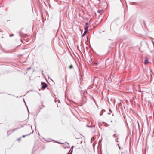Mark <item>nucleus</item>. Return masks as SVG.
I'll use <instances>...</instances> for the list:
<instances>
[{"label":"nucleus","mask_w":154,"mask_h":154,"mask_svg":"<svg viewBox=\"0 0 154 154\" xmlns=\"http://www.w3.org/2000/svg\"><path fill=\"white\" fill-rule=\"evenodd\" d=\"M94 126H95V125H94L93 126H89L88 125H86V126L87 127H89V128H90V127H94Z\"/></svg>","instance_id":"obj_14"},{"label":"nucleus","mask_w":154,"mask_h":154,"mask_svg":"<svg viewBox=\"0 0 154 154\" xmlns=\"http://www.w3.org/2000/svg\"><path fill=\"white\" fill-rule=\"evenodd\" d=\"M74 147V146H72L69 150V151L67 153V154H72V152H73V148Z\"/></svg>","instance_id":"obj_3"},{"label":"nucleus","mask_w":154,"mask_h":154,"mask_svg":"<svg viewBox=\"0 0 154 154\" xmlns=\"http://www.w3.org/2000/svg\"><path fill=\"white\" fill-rule=\"evenodd\" d=\"M43 71H42V74H43Z\"/></svg>","instance_id":"obj_39"},{"label":"nucleus","mask_w":154,"mask_h":154,"mask_svg":"<svg viewBox=\"0 0 154 154\" xmlns=\"http://www.w3.org/2000/svg\"><path fill=\"white\" fill-rule=\"evenodd\" d=\"M23 101L24 102V103L25 104L26 103L24 99H23Z\"/></svg>","instance_id":"obj_24"},{"label":"nucleus","mask_w":154,"mask_h":154,"mask_svg":"<svg viewBox=\"0 0 154 154\" xmlns=\"http://www.w3.org/2000/svg\"><path fill=\"white\" fill-rule=\"evenodd\" d=\"M73 67V66L72 65H71L69 66V69H72Z\"/></svg>","instance_id":"obj_13"},{"label":"nucleus","mask_w":154,"mask_h":154,"mask_svg":"<svg viewBox=\"0 0 154 154\" xmlns=\"http://www.w3.org/2000/svg\"><path fill=\"white\" fill-rule=\"evenodd\" d=\"M16 98H18V96H17V97H16Z\"/></svg>","instance_id":"obj_41"},{"label":"nucleus","mask_w":154,"mask_h":154,"mask_svg":"<svg viewBox=\"0 0 154 154\" xmlns=\"http://www.w3.org/2000/svg\"><path fill=\"white\" fill-rule=\"evenodd\" d=\"M140 48H139V50H140V51H141V52H143V51H141L140 50Z\"/></svg>","instance_id":"obj_29"},{"label":"nucleus","mask_w":154,"mask_h":154,"mask_svg":"<svg viewBox=\"0 0 154 154\" xmlns=\"http://www.w3.org/2000/svg\"><path fill=\"white\" fill-rule=\"evenodd\" d=\"M112 122V121H111V122Z\"/></svg>","instance_id":"obj_47"},{"label":"nucleus","mask_w":154,"mask_h":154,"mask_svg":"<svg viewBox=\"0 0 154 154\" xmlns=\"http://www.w3.org/2000/svg\"><path fill=\"white\" fill-rule=\"evenodd\" d=\"M100 15V14H99V17Z\"/></svg>","instance_id":"obj_46"},{"label":"nucleus","mask_w":154,"mask_h":154,"mask_svg":"<svg viewBox=\"0 0 154 154\" xmlns=\"http://www.w3.org/2000/svg\"><path fill=\"white\" fill-rule=\"evenodd\" d=\"M42 109V108H40V109Z\"/></svg>","instance_id":"obj_45"},{"label":"nucleus","mask_w":154,"mask_h":154,"mask_svg":"<svg viewBox=\"0 0 154 154\" xmlns=\"http://www.w3.org/2000/svg\"><path fill=\"white\" fill-rule=\"evenodd\" d=\"M14 36V34H12L10 35H9V36L10 37H12V36Z\"/></svg>","instance_id":"obj_19"},{"label":"nucleus","mask_w":154,"mask_h":154,"mask_svg":"<svg viewBox=\"0 0 154 154\" xmlns=\"http://www.w3.org/2000/svg\"><path fill=\"white\" fill-rule=\"evenodd\" d=\"M97 78H96V77H95V78H94V80H93V81H94V82L95 81V79H96Z\"/></svg>","instance_id":"obj_28"},{"label":"nucleus","mask_w":154,"mask_h":154,"mask_svg":"<svg viewBox=\"0 0 154 154\" xmlns=\"http://www.w3.org/2000/svg\"><path fill=\"white\" fill-rule=\"evenodd\" d=\"M58 102L59 103H60V101L59 100H58Z\"/></svg>","instance_id":"obj_36"},{"label":"nucleus","mask_w":154,"mask_h":154,"mask_svg":"<svg viewBox=\"0 0 154 154\" xmlns=\"http://www.w3.org/2000/svg\"><path fill=\"white\" fill-rule=\"evenodd\" d=\"M102 110L101 111V112L100 113V116H101L103 115V112H102Z\"/></svg>","instance_id":"obj_22"},{"label":"nucleus","mask_w":154,"mask_h":154,"mask_svg":"<svg viewBox=\"0 0 154 154\" xmlns=\"http://www.w3.org/2000/svg\"><path fill=\"white\" fill-rule=\"evenodd\" d=\"M41 89H44L46 87H47L48 85L45 82H42L41 83Z\"/></svg>","instance_id":"obj_2"},{"label":"nucleus","mask_w":154,"mask_h":154,"mask_svg":"<svg viewBox=\"0 0 154 154\" xmlns=\"http://www.w3.org/2000/svg\"><path fill=\"white\" fill-rule=\"evenodd\" d=\"M102 11V10H100V11H98L97 12L98 13H100V12L101 11Z\"/></svg>","instance_id":"obj_26"},{"label":"nucleus","mask_w":154,"mask_h":154,"mask_svg":"<svg viewBox=\"0 0 154 154\" xmlns=\"http://www.w3.org/2000/svg\"><path fill=\"white\" fill-rule=\"evenodd\" d=\"M88 26H85L84 27V30H85L84 31H86V32H88Z\"/></svg>","instance_id":"obj_6"},{"label":"nucleus","mask_w":154,"mask_h":154,"mask_svg":"<svg viewBox=\"0 0 154 154\" xmlns=\"http://www.w3.org/2000/svg\"><path fill=\"white\" fill-rule=\"evenodd\" d=\"M101 141L99 140V141L98 143H101Z\"/></svg>","instance_id":"obj_31"},{"label":"nucleus","mask_w":154,"mask_h":154,"mask_svg":"<svg viewBox=\"0 0 154 154\" xmlns=\"http://www.w3.org/2000/svg\"><path fill=\"white\" fill-rule=\"evenodd\" d=\"M103 123H104L106 124V125H105V126L106 127H107V126L109 125L107 123H105L104 122H103Z\"/></svg>","instance_id":"obj_17"},{"label":"nucleus","mask_w":154,"mask_h":154,"mask_svg":"<svg viewBox=\"0 0 154 154\" xmlns=\"http://www.w3.org/2000/svg\"><path fill=\"white\" fill-rule=\"evenodd\" d=\"M91 97L93 99H94V97H93V96H91Z\"/></svg>","instance_id":"obj_32"},{"label":"nucleus","mask_w":154,"mask_h":154,"mask_svg":"<svg viewBox=\"0 0 154 154\" xmlns=\"http://www.w3.org/2000/svg\"><path fill=\"white\" fill-rule=\"evenodd\" d=\"M17 129L15 128L13 129L12 130H11L12 131V133L14 131H15L16 130H17Z\"/></svg>","instance_id":"obj_16"},{"label":"nucleus","mask_w":154,"mask_h":154,"mask_svg":"<svg viewBox=\"0 0 154 154\" xmlns=\"http://www.w3.org/2000/svg\"><path fill=\"white\" fill-rule=\"evenodd\" d=\"M118 146H119V149H120V146H119V144H118Z\"/></svg>","instance_id":"obj_34"},{"label":"nucleus","mask_w":154,"mask_h":154,"mask_svg":"<svg viewBox=\"0 0 154 154\" xmlns=\"http://www.w3.org/2000/svg\"><path fill=\"white\" fill-rule=\"evenodd\" d=\"M25 104V106H26V107L27 108V110L28 112L29 113V109H28V106H27V105H26V103Z\"/></svg>","instance_id":"obj_12"},{"label":"nucleus","mask_w":154,"mask_h":154,"mask_svg":"<svg viewBox=\"0 0 154 154\" xmlns=\"http://www.w3.org/2000/svg\"><path fill=\"white\" fill-rule=\"evenodd\" d=\"M20 128H21V127H17L16 128L17 129H17H20Z\"/></svg>","instance_id":"obj_25"},{"label":"nucleus","mask_w":154,"mask_h":154,"mask_svg":"<svg viewBox=\"0 0 154 154\" xmlns=\"http://www.w3.org/2000/svg\"><path fill=\"white\" fill-rule=\"evenodd\" d=\"M145 43L146 44L147 46L149 48L148 45L147 43L146 42H145Z\"/></svg>","instance_id":"obj_21"},{"label":"nucleus","mask_w":154,"mask_h":154,"mask_svg":"<svg viewBox=\"0 0 154 154\" xmlns=\"http://www.w3.org/2000/svg\"><path fill=\"white\" fill-rule=\"evenodd\" d=\"M114 116V114H112V116Z\"/></svg>","instance_id":"obj_43"},{"label":"nucleus","mask_w":154,"mask_h":154,"mask_svg":"<svg viewBox=\"0 0 154 154\" xmlns=\"http://www.w3.org/2000/svg\"><path fill=\"white\" fill-rule=\"evenodd\" d=\"M152 43H153V45H154V42L153 41H152Z\"/></svg>","instance_id":"obj_35"},{"label":"nucleus","mask_w":154,"mask_h":154,"mask_svg":"<svg viewBox=\"0 0 154 154\" xmlns=\"http://www.w3.org/2000/svg\"><path fill=\"white\" fill-rule=\"evenodd\" d=\"M89 24V23L88 22H86L85 24V26H87Z\"/></svg>","instance_id":"obj_18"},{"label":"nucleus","mask_w":154,"mask_h":154,"mask_svg":"<svg viewBox=\"0 0 154 154\" xmlns=\"http://www.w3.org/2000/svg\"><path fill=\"white\" fill-rule=\"evenodd\" d=\"M116 142L118 143L119 142L118 141H116Z\"/></svg>","instance_id":"obj_42"},{"label":"nucleus","mask_w":154,"mask_h":154,"mask_svg":"<svg viewBox=\"0 0 154 154\" xmlns=\"http://www.w3.org/2000/svg\"><path fill=\"white\" fill-rule=\"evenodd\" d=\"M7 136H9L11 133H12V131H11V130H9V131H7Z\"/></svg>","instance_id":"obj_5"},{"label":"nucleus","mask_w":154,"mask_h":154,"mask_svg":"<svg viewBox=\"0 0 154 154\" xmlns=\"http://www.w3.org/2000/svg\"><path fill=\"white\" fill-rule=\"evenodd\" d=\"M23 127V125H22V126H21V127Z\"/></svg>","instance_id":"obj_44"},{"label":"nucleus","mask_w":154,"mask_h":154,"mask_svg":"<svg viewBox=\"0 0 154 154\" xmlns=\"http://www.w3.org/2000/svg\"><path fill=\"white\" fill-rule=\"evenodd\" d=\"M56 143H58L59 144H63L62 143H60V142H57V141H56Z\"/></svg>","instance_id":"obj_23"},{"label":"nucleus","mask_w":154,"mask_h":154,"mask_svg":"<svg viewBox=\"0 0 154 154\" xmlns=\"http://www.w3.org/2000/svg\"><path fill=\"white\" fill-rule=\"evenodd\" d=\"M92 63L94 64V66H97V65L99 64L96 61H92Z\"/></svg>","instance_id":"obj_4"},{"label":"nucleus","mask_w":154,"mask_h":154,"mask_svg":"<svg viewBox=\"0 0 154 154\" xmlns=\"http://www.w3.org/2000/svg\"><path fill=\"white\" fill-rule=\"evenodd\" d=\"M91 61H92V58H91Z\"/></svg>","instance_id":"obj_40"},{"label":"nucleus","mask_w":154,"mask_h":154,"mask_svg":"<svg viewBox=\"0 0 154 154\" xmlns=\"http://www.w3.org/2000/svg\"><path fill=\"white\" fill-rule=\"evenodd\" d=\"M31 69V67H29V68H27V70H29V69Z\"/></svg>","instance_id":"obj_30"},{"label":"nucleus","mask_w":154,"mask_h":154,"mask_svg":"<svg viewBox=\"0 0 154 154\" xmlns=\"http://www.w3.org/2000/svg\"><path fill=\"white\" fill-rule=\"evenodd\" d=\"M42 106L43 107H45V106L44 105H42Z\"/></svg>","instance_id":"obj_38"},{"label":"nucleus","mask_w":154,"mask_h":154,"mask_svg":"<svg viewBox=\"0 0 154 154\" xmlns=\"http://www.w3.org/2000/svg\"><path fill=\"white\" fill-rule=\"evenodd\" d=\"M8 95H12L9 94L8 93Z\"/></svg>","instance_id":"obj_37"},{"label":"nucleus","mask_w":154,"mask_h":154,"mask_svg":"<svg viewBox=\"0 0 154 154\" xmlns=\"http://www.w3.org/2000/svg\"><path fill=\"white\" fill-rule=\"evenodd\" d=\"M113 45H114L113 43H112L111 44V45L109 46V48L110 49H112V47L111 46H112Z\"/></svg>","instance_id":"obj_10"},{"label":"nucleus","mask_w":154,"mask_h":154,"mask_svg":"<svg viewBox=\"0 0 154 154\" xmlns=\"http://www.w3.org/2000/svg\"><path fill=\"white\" fill-rule=\"evenodd\" d=\"M113 136H115V137H117V136H116V134H115L113 135Z\"/></svg>","instance_id":"obj_27"},{"label":"nucleus","mask_w":154,"mask_h":154,"mask_svg":"<svg viewBox=\"0 0 154 154\" xmlns=\"http://www.w3.org/2000/svg\"><path fill=\"white\" fill-rule=\"evenodd\" d=\"M145 64H146L148 63V59L146 57L145 58Z\"/></svg>","instance_id":"obj_7"},{"label":"nucleus","mask_w":154,"mask_h":154,"mask_svg":"<svg viewBox=\"0 0 154 154\" xmlns=\"http://www.w3.org/2000/svg\"><path fill=\"white\" fill-rule=\"evenodd\" d=\"M51 46L50 45H44V49L45 51H47L49 50Z\"/></svg>","instance_id":"obj_1"},{"label":"nucleus","mask_w":154,"mask_h":154,"mask_svg":"<svg viewBox=\"0 0 154 154\" xmlns=\"http://www.w3.org/2000/svg\"><path fill=\"white\" fill-rule=\"evenodd\" d=\"M95 139V138L94 137V136H93V137L91 138V141L93 140V141H94V140Z\"/></svg>","instance_id":"obj_11"},{"label":"nucleus","mask_w":154,"mask_h":154,"mask_svg":"<svg viewBox=\"0 0 154 154\" xmlns=\"http://www.w3.org/2000/svg\"><path fill=\"white\" fill-rule=\"evenodd\" d=\"M33 133V131H32V133H30L29 134H27V135H23L21 137H25L29 136L30 134H31Z\"/></svg>","instance_id":"obj_8"},{"label":"nucleus","mask_w":154,"mask_h":154,"mask_svg":"<svg viewBox=\"0 0 154 154\" xmlns=\"http://www.w3.org/2000/svg\"><path fill=\"white\" fill-rule=\"evenodd\" d=\"M87 32H86V31H84V33L82 34V37H84L85 35V33Z\"/></svg>","instance_id":"obj_9"},{"label":"nucleus","mask_w":154,"mask_h":154,"mask_svg":"<svg viewBox=\"0 0 154 154\" xmlns=\"http://www.w3.org/2000/svg\"><path fill=\"white\" fill-rule=\"evenodd\" d=\"M109 112H110V113H108V114L109 115L110 114H111V113L112 112V111H111V110L110 109H109Z\"/></svg>","instance_id":"obj_20"},{"label":"nucleus","mask_w":154,"mask_h":154,"mask_svg":"<svg viewBox=\"0 0 154 154\" xmlns=\"http://www.w3.org/2000/svg\"><path fill=\"white\" fill-rule=\"evenodd\" d=\"M22 137H20L19 138L17 139V140H18L19 141H20L21 140V138Z\"/></svg>","instance_id":"obj_15"},{"label":"nucleus","mask_w":154,"mask_h":154,"mask_svg":"<svg viewBox=\"0 0 154 154\" xmlns=\"http://www.w3.org/2000/svg\"><path fill=\"white\" fill-rule=\"evenodd\" d=\"M137 122H138V127L139 128V123H138V121H137Z\"/></svg>","instance_id":"obj_33"}]
</instances>
